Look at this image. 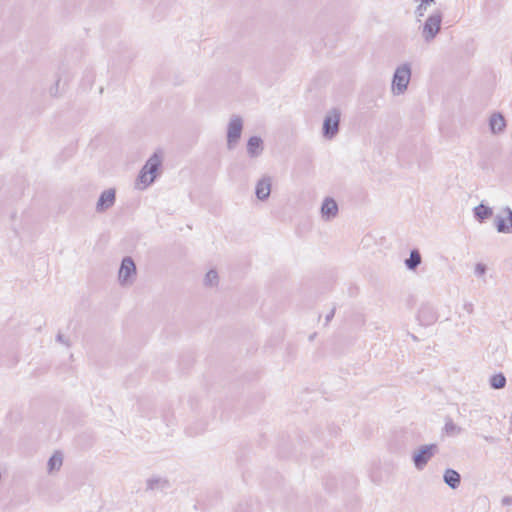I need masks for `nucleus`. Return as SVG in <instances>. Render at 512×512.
<instances>
[{"label": "nucleus", "instance_id": "2", "mask_svg": "<svg viewBox=\"0 0 512 512\" xmlns=\"http://www.w3.org/2000/svg\"><path fill=\"white\" fill-rule=\"evenodd\" d=\"M411 65L409 63H404L398 66L392 77V92L395 95L403 94L409 85L411 79Z\"/></svg>", "mask_w": 512, "mask_h": 512}, {"label": "nucleus", "instance_id": "21", "mask_svg": "<svg viewBox=\"0 0 512 512\" xmlns=\"http://www.w3.org/2000/svg\"><path fill=\"white\" fill-rule=\"evenodd\" d=\"M444 431L447 435L454 436L462 432V428L457 426L452 419L448 418L445 422Z\"/></svg>", "mask_w": 512, "mask_h": 512}, {"label": "nucleus", "instance_id": "14", "mask_svg": "<svg viewBox=\"0 0 512 512\" xmlns=\"http://www.w3.org/2000/svg\"><path fill=\"white\" fill-rule=\"evenodd\" d=\"M488 124L492 134H501L506 128V120L500 112H494L490 116Z\"/></svg>", "mask_w": 512, "mask_h": 512}, {"label": "nucleus", "instance_id": "8", "mask_svg": "<svg viewBox=\"0 0 512 512\" xmlns=\"http://www.w3.org/2000/svg\"><path fill=\"white\" fill-rule=\"evenodd\" d=\"M417 320L422 326H430L438 320V313L431 304L423 303L418 310Z\"/></svg>", "mask_w": 512, "mask_h": 512}, {"label": "nucleus", "instance_id": "3", "mask_svg": "<svg viewBox=\"0 0 512 512\" xmlns=\"http://www.w3.org/2000/svg\"><path fill=\"white\" fill-rule=\"evenodd\" d=\"M341 111L339 108H332L324 117L322 125V136L327 140L334 139L340 130Z\"/></svg>", "mask_w": 512, "mask_h": 512}, {"label": "nucleus", "instance_id": "16", "mask_svg": "<svg viewBox=\"0 0 512 512\" xmlns=\"http://www.w3.org/2000/svg\"><path fill=\"white\" fill-rule=\"evenodd\" d=\"M473 216L479 223H484L493 216V209L483 203H480L474 207Z\"/></svg>", "mask_w": 512, "mask_h": 512}, {"label": "nucleus", "instance_id": "13", "mask_svg": "<svg viewBox=\"0 0 512 512\" xmlns=\"http://www.w3.org/2000/svg\"><path fill=\"white\" fill-rule=\"evenodd\" d=\"M321 214L325 220H331L338 214V204L331 198L326 197L321 205Z\"/></svg>", "mask_w": 512, "mask_h": 512}, {"label": "nucleus", "instance_id": "30", "mask_svg": "<svg viewBox=\"0 0 512 512\" xmlns=\"http://www.w3.org/2000/svg\"><path fill=\"white\" fill-rule=\"evenodd\" d=\"M411 337H412V339H413V340H415V341H417V340H418V338H417L415 335H413V334L411 335Z\"/></svg>", "mask_w": 512, "mask_h": 512}, {"label": "nucleus", "instance_id": "29", "mask_svg": "<svg viewBox=\"0 0 512 512\" xmlns=\"http://www.w3.org/2000/svg\"><path fill=\"white\" fill-rule=\"evenodd\" d=\"M59 82H60V80L58 79V80L56 81V83H55V88H51L50 93H51L52 95H56V94H57L58 86H59Z\"/></svg>", "mask_w": 512, "mask_h": 512}, {"label": "nucleus", "instance_id": "18", "mask_svg": "<svg viewBox=\"0 0 512 512\" xmlns=\"http://www.w3.org/2000/svg\"><path fill=\"white\" fill-rule=\"evenodd\" d=\"M63 463V455L60 451L54 452V454L49 458L47 462L48 472L52 473L54 471L60 470Z\"/></svg>", "mask_w": 512, "mask_h": 512}, {"label": "nucleus", "instance_id": "19", "mask_svg": "<svg viewBox=\"0 0 512 512\" xmlns=\"http://www.w3.org/2000/svg\"><path fill=\"white\" fill-rule=\"evenodd\" d=\"M170 486V483L167 479L161 477H152L147 480V489L146 490H156V489H166Z\"/></svg>", "mask_w": 512, "mask_h": 512}, {"label": "nucleus", "instance_id": "7", "mask_svg": "<svg viewBox=\"0 0 512 512\" xmlns=\"http://www.w3.org/2000/svg\"><path fill=\"white\" fill-rule=\"evenodd\" d=\"M243 130V121L240 116L234 115L230 119L227 127V148L232 150L241 138Z\"/></svg>", "mask_w": 512, "mask_h": 512}, {"label": "nucleus", "instance_id": "28", "mask_svg": "<svg viewBox=\"0 0 512 512\" xmlns=\"http://www.w3.org/2000/svg\"><path fill=\"white\" fill-rule=\"evenodd\" d=\"M464 310H466L469 314L473 313V304L465 303L463 306Z\"/></svg>", "mask_w": 512, "mask_h": 512}, {"label": "nucleus", "instance_id": "20", "mask_svg": "<svg viewBox=\"0 0 512 512\" xmlns=\"http://www.w3.org/2000/svg\"><path fill=\"white\" fill-rule=\"evenodd\" d=\"M507 380L502 372L493 374L489 379V385L492 389L500 390L506 386Z\"/></svg>", "mask_w": 512, "mask_h": 512}, {"label": "nucleus", "instance_id": "9", "mask_svg": "<svg viewBox=\"0 0 512 512\" xmlns=\"http://www.w3.org/2000/svg\"><path fill=\"white\" fill-rule=\"evenodd\" d=\"M116 202V190L115 188H109L104 190L96 203L95 210L97 213H104L108 209L114 206Z\"/></svg>", "mask_w": 512, "mask_h": 512}, {"label": "nucleus", "instance_id": "1", "mask_svg": "<svg viewBox=\"0 0 512 512\" xmlns=\"http://www.w3.org/2000/svg\"><path fill=\"white\" fill-rule=\"evenodd\" d=\"M161 165V155L157 152L153 153L137 176V185L139 189H145L155 181Z\"/></svg>", "mask_w": 512, "mask_h": 512}, {"label": "nucleus", "instance_id": "26", "mask_svg": "<svg viewBox=\"0 0 512 512\" xmlns=\"http://www.w3.org/2000/svg\"><path fill=\"white\" fill-rule=\"evenodd\" d=\"M335 310H336V308H335V307H333V308L331 309V311L326 315V317H325V324H326V325H327V324L332 320V318L334 317V315H335Z\"/></svg>", "mask_w": 512, "mask_h": 512}, {"label": "nucleus", "instance_id": "5", "mask_svg": "<svg viewBox=\"0 0 512 512\" xmlns=\"http://www.w3.org/2000/svg\"><path fill=\"white\" fill-rule=\"evenodd\" d=\"M443 20V13L441 10H435L425 20L422 28V37L425 42L430 43L433 41L441 29V23Z\"/></svg>", "mask_w": 512, "mask_h": 512}, {"label": "nucleus", "instance_id": "10", "mask_svg": "<svg viewBox=\"0 0 512 512\" xmlns=\"http://www.w3.org/2000/svg\"><path fill=\"white\" fill-rule=\"evenodd\" d=\"M503 213L505 217L500 214L495 216L494 225L497 232L510 234L512 233V209L507 206L503 209Z\"/></svg>", "mask_w": 512, "mask_h": 512}, {"label": "nucleus", "instance_id": "25", "mask_svg": "<svg viewBox=\"0 0 512 512\" xmlns=\"http://www.w3.org/2000/svg\"><path fill=\"white\" fill-rule=\"evenodd\" d=\"M56 340L66 346H70L69 340L65 338L62 333H58L56 336Z\"/></svg>", "mask_w": 512, "mask_h": 512}, {"label": "nucleus", "instance_id": "22", "mask_svg": "<svg viewBox=\"0 0 512 512\" xmlns=\"http://www.w3.org/2000/svg\"><path fill=\"white\" fill-rule=\"evenodd\" d=\"M204 283L206 286H214L218 283V273L215 269H211L206 273Z\"/></svg>", "mask_w": 512, "mask_h": 512}, {"label": "nucleus", "instance_id": "4", "mask_svg": "<svg viewBox=\"0 0 512 512\" xmlns=\"http://www.w3.org/2000/svg\"><path fill=\"white\" fill-rule=\"evenodd\" d=\"M439 452L436 443L420 446L412 453V461L417 470H423L428 462Z\"/></svg>", "mask_w": 512, "mask_h": 512}, {"label": "nucleus", "instance_id": "11", "mask_svg": "<svg viewBox=\"0 0 512 512\" xmlns=\"http://www.w3.org/2000/svg\"><path fill=\"white\" fill-rule=\"evenodd\" d=\"M271 185H272L271 177H269V176L262 177L257 182L256 187H255L256 197L261 201L267 200L271 193Z\"/></svg>", "mask_w": 512, "mask_h": 512}, {"label": "nucleus", "instance_id": "17", "mask_svg": "<svg viewBox=\"0 0 512 512\" xmlns=\"http://www.w3.org/2000/svg\"><path fill=\"white\" fill-rule=\"evenodd\" d=\"M422 262V257L418 249L410 251L409 258L405 260V266L408 270L415 271Z\"/></svg>", "mask_w": 512, "mask_h": 512}, {"label": "nucleus", "instance_id": "23", "mask_svg": "<svg viewBox=\"0 0 512 512\" xmlns=\"http://www.w3.org/2000/svg\"><path fill=\"white\" fill-rule=\"evenodd\" d=\"M419 5L416 7L415 9V15L417 16V18H420V17H423L424 16V13L427 9V4H423L422 5V2L419 1ZM418 21H420V19H418Z\"/></svg>", "mask_w": 512, "mask_h": 512}, {"label": "nucleus", "instance_id": "27", "mask_svg": "<svg viewBox=\"0 0 512 512\" xmlns=\"http://www.w3.org/2000/svg\"><path fill=\"white\" fill-rule=\"evenodd\" d=\"M501 503L503 506L511 505L512 504V496H504L501 500Z\"/></svg>", "mask_w": 512, "mask_h": 512}, {"label": "nucleus", "instance_id": "24", "mask_svg": "<svg viewBox=\"0 0 512 512\" xmlns=\"http://www.w3.org/2000/svg\"><path fill=\"white\" fill-rule=\"evenodd\" d=\"M487 271V266L483 263H477L476 266H475V274L477 276H483L485 275Z\"/></svg>", "mask_w": 512, "mask_h": 512}, {"label": "nucleus", "instance_id": "6", "mask_svg": "<svg viewBox=\"0 0 512 512\" xmlns=\"http://www.w3.org/2000/svg\"><path fill=\"white\" fill-rule=\"evenodd\" d=\"M136 276V264L132 257L125 256L118 271V279L122 286L132 284Z\"/></svg>", "mask_w": 512, "mask_h": 512}, {"label": "nucleus", "instance_id": "12", "mask_svg": "<svg viewBox=\"0 0 512 512\" xmlns=\"http://www.w3.org/2000/svg\"><path fill=\"white\" fill-rule=\"evenodd\" d=\"M247 154L250 158L259 157L264 150V142L260 136H251L247 141Z\"/></svg>", "mask_w": 512, "mask_h": 512}, {"label": "nucleus", "instance_id": "15", "mask_svg": "<svg viewBox=\"0 0 512 512\" xmlns=\"http://www.w3.org/2000/svg\"><path fill=\"white\" fill-rule=\"evenodd\" d=\"M443 481L449 488L455 490L460 486L461 475L455 469L447 468L443 474Z\"/></svg>", "mask_w": 512, "mask_h": 512}]
</instances>
